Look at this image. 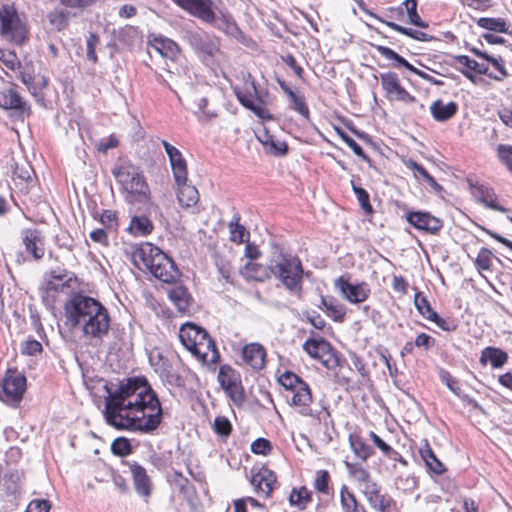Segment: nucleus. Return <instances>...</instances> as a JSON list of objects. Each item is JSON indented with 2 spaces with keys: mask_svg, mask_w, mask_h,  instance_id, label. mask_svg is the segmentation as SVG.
Wrapping results in <instances>:
<instances>
[{
  "mask_svg": "<svg viewBox=\"0 0 512 512\" xmlns=\"http://www.w3.org/2000/svg\"><path fill=\"white\" fill-rule=\"evenodd\" d=\"M420 454L431 471L436 474H442L445 471L443 463L435 456L427 441H425L423 447L420 448Z\"/></svg>",
  "mask_w": 512,
  "mask_h": 512,
  "instance_id": "nucleus-36",
  "label": "nucleus"
},
{
  "mask_svg": "<svg viewBox=\"0 0 512 512\" xmlns=\"http://www.w3.org/2000/svg\"><path fill=\"white\" fill-rule=\"evenodd\" d=\"M187 41L198 57L207 65L220 64L223 53L219 39L204 31L188 32Z\"/></svg>",
  "mask_w": 512,
  "mask_h": 512,
  "instance_id": "nucleus-8",
  "label": "nucleus"
},
{
  "mask_svg": "<svg viewBox=\"0 0 512 512\" xmlns=\"http://www.w3.org/2000/svg\"><path fill=\"white\" fill-rule=\"evenodd\" d=\"M169 74V81L164 79L161 75L157 76V80L160 83L167 85L170 89L175 88L174 91L176 93L178 90L186 94L192 92V78L191 75L189 74L188 69L182 68L181 71H178V73L169 70Z\"/></svg>",
  "mask_w": 512,
  "mask_h": 512,
  "instance_id": "nucleus-18",
  "label": "nucleus"
},
{
  "mask_svg": "<svg viewBox=\"0 0 512 512\" xmlns=\"http://www.w3.org/2000/svg\"><path fill=\"white\" fill-rule=\"evenodd\" d=\"M238 101L247 109L251 110L259 118L267 116L265 91L256 87L255 80L249 72L243 73V85L233 88Z\"/></svg>",
  "mask_w": 512,
  "mask_h": 512,
  "instance_id": "nucleus-7",
  "label": "nucleus"
},
{
  "mask_svg": "<svg viewBox=\"0 0 512 512\" xmlns=\"http://www.w3.org/2000/svg\"><path fill=\"white\" fill-rule=\"evenodd\" d=\"M321 304L326 314L336 322H343L346 314L345 307L335 298L321 297Z\"/></svg>",
  "mask_w": 512,
  "mask_h": 512,
  "instance_id": "nucleus-32",
  "label": "nucleus"
},
{
  "mask_svg": "<svg viewBox=\"0 0 512 512\" xmlns=\"http://www.w3.org/2000/svg\"><path fill=\"white\" fill-rule=\"evenodd\" d=\"M442 380L445 382L446 386L458 397L462 398L463 400L467 401L469 404L473 405L474 407H477L478 404L475 400L469 398L467 395L461 394V389L458 386V383L456 380H454L448 373L442 375Z\"/></svg>",
  "mask_w": 512,
  "mask_h": 512,
  "instance_id": "nucleus-52",
  "label": "nucleus"
},
{
  "mask_svg": "<svg viewBox=\"0 0 512 512\" xmlns=\"http://www.w3.org/2000/svg\"><path fill=\"white\" fill-rule=\"evenodd\" d=\"M269 270L291 294H301L304 270L297 256L275 248L269 259Z\"/></svg>",
  "mask_w": 512,
  "mask_h": 512,
  "instance_id": "nucleus-4",
  "label": "nucleus"
},
{
  "mask_svg": "<svg viewBox=\"0 0 512 512\" xmlns=\"http://www.w3.org/2000/svg\"><path fill=\"white\" fill-rule=\"evenodd\" d=\"M271 450V444L264 438H258L251 444V451L258 455H267Z\"/></svg>",
  "mask_w": 512,
  "mask_h": 512,
  "instance_id": "nucleus-62",
  "label": "nucleus"
},
{
  "mask_svg": "<svg viewBox=\"0 0 512 512\" xmlns=\"http://www.w3.org/2000/svg\"><path fill=\"white\" fill-rule=\"evenodd\" d=\"M243 274L248 279L264 281L269 278L271 273L269 270V265L265 267L263 265L250 262L245 265Z\"/></svg>",
  "mask_w": 512,
  "mask_h": 512,
  "instance_id": "nucleus-40",
  "label": "nucleus"
},
{
  "mask_svg": "<svg viewBox=\"0 0 512 512\" xmlns=\"http://www.w3.org/2000/svg\"><path fill=\"white\" fill-rule=\"evenodd\" d=\"M154 48L161 56L172 60L179 54L178 45L170 39H156Z\"/></svg>",
  "mask_w": 512,
  "mask_h": 512,
  "instance_id": "nucleus-42",
  "label": "nucleus"
},
{
  "mask_svg": "<svg viewBox=\"0 0 512 512\" xmlns=\"http://www.w3.org/2000/svg\"><path fill=\"white\" fill-rule=\"evenodd\" d=\"M346 466L348 468V471L350 475L362 485V488L364 489V486H366L368 483H373L370 479L369 472L363 468L361 465L358 464H351L346 462Z\"/></svg>",
  "mask_w": 512,
  "mask_h": 512,
  "instance_id": "nucleus-47",
  "label": "nucleus"
},
{
  "mask_svg": "<svg viewBox=\"0 0 512 512\" xmlns=\"http://www.w3.org/2000/svg\"><path fill=\"white\" fill-rule=\"evenodd\" d=\"M351 186L356 194L357 200L361 206V208L368 214L372 213L373 208L369 201V194L367 191L361 187L355 185L354 181H351Z\"/></svg>",
  "mask_w": 512,
  "mask_h": 512,
  "instance_id": "nucleus-51",
  "label": "nucleus"
},
{
  "mask_svg": "<svg viewBox=\"0 0 512 512\" xmlns=\"http://www.w3.org/2000/svg\"><path fill=\"white\" fill-rule=\"evenodd\" d=\"M164 252L151 243H142L139 246L133 247L131 252V259L134 265L140 270L149 271L152 263L155 264L154 259L158 258Z\"/></svg>",
  "mask_w": 512,
  "mask_h": 512,
  "instance_id": "nucleus-15",
  "label": "nucleus"
},
{
  "mask_svg": "<svg viewBox=\"0 0 512 512\" xmlns=\"http://www.w3.org/2000/svg\"><path fill=\"white\" fill-rule=\"evenodd\" d=\"M218 380L233 403L241 406L245 401V394L239 374L229 366H222L218 374Z\"/></svg>",
  "mask_w": 512,
  "mask_h": 512,
  "instance_id": "nucleus-10",
  "label": "nucleus"
},
{
  "mask_svg": "<svg viewBox=\"0 0 512 512\" xmlns=\"http://www.w3.org/2000/svg\"><path fill=\"white\" fill-rule=\"evenodd\" d=\"M0 107L3 109H13L20 113H29L30 106L23 100L14 87L0 89Z\"/></svg>",
  "mask_w": 512,
  "mask_h": 512,
  "instance_id": "nucleus-19",
  "label": "nucleus"
},
{
  "mask_svg": "<svg viewBox=\"0 0 512 512\" xmlns=\"http://www.w3.org/2000/svg\"><path fill=\"white\" fill-rule=\"evenodd\" d=\"M176 184L178 186L177 199L179 204L185 209L195 206L199 201V193L196 187L188 184L187 181Z\"/></svg>",
  "mask_w": 512,
  "mask_h": 512,
  "instance_id": "nucleus-28",
  "label": "nucleus"
},
{
  "mask_svg": "<svg viewBox=\"0 0 512 512\" xmlns=\"http://www.w3.org/2000/svg\"><path fill=\"white\" fill-rule=\"evenodd\" d=\"M492 262V253L486 248H482L476 258V266L480 270H489Z\"/></svg>",
  "mask_w": 512,
  "mask_h": 512,
  "instance_id": "nucleus-59",
  "label": "nucleus"
},
{
  "mask_svg": "<svg viewBox=\"0 0 512 512\" xmlns=\"http://www.w3.org/2000/svg\"><path fill=\"white\" fill-rule=\"evenodd\" d=\"M168 297L177 307L178 311L185 312L189 307L190 295L182 285L172 287L168 291Z\"/></svg>",
  "mask_w": 512,
  "mask_h": 512,
  "instance_id": "nucleus-33",
  "label": "nucleus"
},
{
  "mask_svg": "<svg viewBox=\"0 0 512 512\" xmlns=\"http://www.w3.org/2000/svg\"><path fill=\"white\" fill-rule=\"evenodd\" d=\"M112 452L118 456H126L131 452V445L126 438H117L111 445Z\"/></svg>",
  "mask_w": 512,
  "mask_h": 512,
  "instance_id": "nucleus-57",
  "label": "nucleus"
},
{
  "mask_svg": "<svg viewBox=\"0 0 512 512\" xmlns=\"http://www.w3.org/2000/svg\"><path fill=\"white\" fill-rule=\"evenodd\" d=\"M386 25L388 27H390L392 30L399 32L401 34H404L406 36H409L415 40L429 41L432 38L431 36H429L428 34L422 32V31L413 30L411 28H405V27H402L401 25H398L394 22H386Z\"/></svg>",
  "mask_w": 512,
  "mask_h": 512,
  "instance_id": "nucleus-48",
  "label": "nucleus"
},
{
  "mask_svg": "<svg viewBox=\"0 0 512 512\" xmlns=\"http://www.w3.org/2000/svg\"><path fill=\"white\" fill-rule=\"evenodd\" d=\"M190 352L202 363H216L219 359L215 343L208 334L206 335L205 340L200 341Z\"/></svg>",
  "mask_w": 512,
  "mask_h": 512,
  "instance_id": "nucleus-23",
  "label": "nucleus"
},
{
  "mask_svg": "<svg viewBox=\"0 0 512 512\" xmlns=\"http://www.w3.org/2000/svg\"><path fill=\"white\" fill-rule=\"evenodd\" d=\"M130 472L133 477L136 492L142 497H149L152 484L144 467L137 463L130 464Z\"/></svg>",
  "mask_w": 512,
  "mask_h": 512,
  "instance_id": "nucleus-22",
  "label": "nucleus"
},
{
  "mask_svg": "<svg viewBox=\"0 0 512 512\" xmlns=\"http://www.w3.org/2000/svg\"><path fill=\"white\" fill-rule=\"evenodd\" d=\"M107 392L104 415L109 425L151 432L161 423V404L145 378H128Z\"/></svg>",
  "mask_w": 512,
  "mask_h": 512,
  "instance_id": "nucleus-1",
  "label": "nucleus"
},
{
  "mask_svg": "<svg viewBox=\"0 0 512 512\" xmlns=\"http://www.w3.org/2000/svg\"><path fill=\"white\" fill-rule=\"evenodd\" d=\"M215 265L218 269L219 274L222 278L227 282L231 283L233 281L234 269L231 265L230 260L221 256L220 254L215 255Z\"/></svg>",
  "mask_w": 512,
  "mask_h": 512,
  "instance_id": "nucleus-45",
  "label": "nucleus"
},
{
  "mask_svg": "<svg viewBox=\"0 0 512 512\" xmlns=\"http://www.w3.org/2000/svg\"><path fill=\"white\" fill-rule=\"evenodd\" d=\"M0 63L11 71H16L21 67V61L17 54L10 49L0 48Z\"/></svg>",
  "mask_w": 512,
  "mask_h": 512,
  "instance_id": "nucleus-46",
  "label": "nucleus"
},
{
  "mask_svg": "<svg viewBox=\"0 0 512 512\" xmlns=\"http://www.w3.org/2000/svg\"><path fill=\"white\" fill-rule=\"evenodd\" d=\"M279 383L283 386L288 394L286 398L289 404L297 408L298 412L303 416H309L319 421H325L329 416V412L325 407L320 410H313L312 393L306 382L292 372H285L279 377Z\"/></svg>",
  "mask_w": 512,
  "mask_h": 512,
  "instance_id": "nucleus-5",
  "label": "nucleus"
},
{
  "mask_svg": "<svg viewBox=\"0 0 512 512\" xmlns=\"http://www.w3.org/2000/svg\"><path fill=\"white\" fill-rule=\"evenodd\" d=\"M340 503L343 512H366L346 485L340 489Z\"/></svg>",
  "mask_w": 512,
  "mask_h": 512,
  "instance_id": "nucleus-34",
  "label": "nucleus"
},
{
  "mask_svg": "<svg viewBox=\"0 0 512 512\" xmlns=\"http://www.w3.org/2000/svg\"><path fill=\"white\" fill-rule=\"evenodd\" d=\"M276 475L269 469L263 468L251 478V484L257 492L268 496L273 490Z\"/></svg>",
  "mask_w": 512,
  "mask_h": 512,
  "instance_id": "nucleus-27",
  "label": "nucleus"
},
{
  "mask_svg": "<svg viewBox=\"0 0 512 512\" xmlns=\"http://www.w3.org/2000/svg\"><path fill=\"white\" fill-rule=\"evenodd\" d=\"M338 134L342 138V140L353 150V152L362 158H366L364 150L362 147L351 137H349L346 133L338 131Z\"/></svg>",
  "mask_w": 512,
  "mask_h": 512,
  "instance_id": "nucleus-63",
  "label": "nucleus"
},
{
  "mask_svg": "<svg viewBox=\"0 0 512 512\" xmlns=\"http://www.w3.org/2000/svg\"><path fill=\"white\" fill-rule=\"evenodd\" d=\"M500 160L507 166L512 173V146L500 144L497 148Z\"/></svg>",
  "mask_w": 512,
  "mask_h": 512,
  "instance_id": "nucleus-60",
  "label": "nucleus"
},
{
  "mask_svg": "<svg viewBox=\"0 0 512 512\" xmlns=\"http://www.w3.org/2000/svg\"><path fill=\"white\" fill-rule=\"evenodd\" d=\"M50 505L49 502L46 500H32L28 507L26 512H49Z\"/></svg>",
  "mask_w": 512,
  "mask_h": 512,
  "instance_id": "nucleus-64",
  "label": "nucleus"
},
{
  "mask_svg": "<svg viewBox=\"0 0 512 512\" xmlns=\"http://www.w3.org/2000/svg\"><path fill=\"white\" fill-rule=\"evenodd\" d=\"M178 7L201 21L213 24L216 20L212 0H172Z\"/></svg>",
  "mask_w": 512,
  "mask_h": 512,
  "instance_id": "nucleus-12",
  "label": "nucleus"
},
{
  "mask_svg": "<svg viewBox=\"0 0 512 512\" xmlns=\"http://www.w3.org/2000/svg\"><path fill=\"white\" fill-rule=\"evenodd\" d=\"M0 37L6 42L22 46L29 39V27L12 5L0 7Z\"/></svg>",
  "mask_w": 512,
  "mask_h": 512,
  "instance_id": "nucleus-6",
  "label": "nucleus"
},
{
  "mask_svg": "<svg viewBox=\"0 0 512 512\" xmlns=\"http://www.w3.org/2000/svg\"><path fill=\"white\" fill-rule=\"evenodd\" d=\"M173 176L176 183L188 181L187 164L181 152L174 154L169 158Z\"/></svg>",
  "mask_w": 512,
  "mask_h": 512,
  "instance_id": "nucleus-35",
  "label": "nucleus"
},
{
  "mask_svg": "<svg viewBox=\"0 0 512 512\" xmlns=\"http://www.w3.org/2000/svg\"><path fill=\"white\" fill-rule=\"evenodd\" d=\"M111 173L120 186V192L127 203L145 204L150 201V188L139 167L129 162H123L116 164Z\"/></svg>",
  "mask_w": 512,
  "mask_h": 512,
  "instance_id": "nucleus-3",
  "label": "nucleus"
},
{
  "mask_svg": "<svg viewBox=\"0 0 512 512\" xmlns=\"http://www.w3.org/2000/svg\"><path fill=\"white\" fill-rule=\"evenodd\" d=\"M155 264L152 263V267L149 272L154 275L157 279L170 283L174 281L178 276V270L174 265V262L165 254L159 255L158 258L154 259Z\"/></svg>",
  "mask_w": 512,
  "mask_h": 512,
  "instance_id": "nucleus-16",
  "label": "nucleus"
},
{
  "mask_svg": "<svg viewBox=\"0 0 512 512\" xmlns=\"http://www.w3.org/2000/svg\"><path fill=\"white\" fill-rule=\"evenodd\" d=\"M149 362L151 366L154 367L155 371L159 374L164 373L168 370L169 363L167 359L163 357L161 352L157 349H154L149 354Z\"/></svg>",
  "mask_w": 512,
  "mask_h": 512,
  "instance_id": "nucleus-49",
  "label": "nucleus"
},
{
  "mask_svg": "<svg viewBox=\"0 0 512 512\" xmlns=\"http://www.w3.org/2000/svg\"><path fill=\"white\" fill-rule=\"evenodd\" d=\"M21 352L26 355L35 356L42 352V344L37 340H27L21 344Z\"/></svg>",
  "mask_w": 512,
  "mask_h": 512,
  "instance_id": "nucleus-61",
  "label": "nucleus"
},
{
  "mask_svg": "<svg viewBox=\"0 0 512 512\" xmlns=\"http://www.w3.org/2000/svg\"><path fill=\"white\" fill-rule=\"evenodd\" d=\"M378 51L386 59L395 61V64H394L395 66L405 67L406 69L413 72L414 74H415V71H417V68H415L413 65H411L405 58L400 56L394 50H392L388 47L379 46Z\"/></svg>",
  "mask_w": 512,
  "mask_h": 512,
  "instance_id": "nucleus-44",
  "label": "nucleus"
},
{
  "mask_svg": "<svg viewBox=\"0 0 512 512\" xmlns=\"http://www.w3.org/2000/svg\"><path fill=\"white\" fill-rule=\"evenodd\" d=\"M349 443L355 456L363 461L367 460L373 453L372 448L359 436L350 435Z\"/></svg>",
  "mask_w": 512,
  "mask_h": 512,
  "instance_id": "nucleus-41",
  "label": "nucleus"
},
{
  "mask_svg": "<svg viewBox=\"0 0 512 512\" xmlns=\"http://www.w3.org/2000/svg\"><path fill=\"white\" fill-rule=\"evenodd\" d=\"M407 221L416 229L424 230L432 234L437 233L443 226L442 221L427 212H410Z\"/></svg>",
  "mask_w": 512,
  "mask_h": 512,
  "instance_id": "nucleus-17",
  "label": "nucleus"
},
{
  "mask_svg": "<svg viewBox=\"0 0 512 512\" xmlns=\"http://www.w3.org/2000/svg\"><path fill=\"white\" fill-rule=\"evenodd\" d=\"M477 25L483 29L506 33L507 32V24L506 21L502 18H488L482 17L477 20Z\"/></svg>",
  "mask_w": 512,
  "mask_h": 512,
  "instance_id": "nucleus-43",
  "label": "nucleus"
},
{
  "mask_svg": "<svg viewBox=\"0 0 512 512\" xmlns=\"http://www.w3.org/2000/svg\"><path fill=\"white\" fill-rule=\"evenodd\" d=\"M404 164L408 169L414 172V176L416 178L422 177L424 180H426L434 191L439 192L442 190V187L435 181V179L426 171L423 166L411 159L406 160Z\"/></svg>",
  "mask_w": 512,
  "mask_h": 512,
  "instance_id": "nucleus-37",
  "label": "nucleus"
},
{
  "mask_svg": "<svg viewBox=\"0 0 512 512\" xmlns=\"http://www.w3.org/2000/svg\"><path fill=\"white\" fill-rule=\"evenodd\" d=\"M459 64L465 66L466 68L475 71L479 74H487L488 73V65L485 63H479L474 59H471L468 56L461 55L457 58Z\"/></svg>",
  "mask_w": 512,
  "mask_h": 512,
  "instance_id": "nucleus-50",
  "label": "nucleus"
},
{
  "mask_svg": "<svg viewBox=\"0 0 512 512\" xmlns=\"http://www.w3.org/2000/svg\"><path fill=\"white\" fill-rule=\"evenodd\" d=\"M334 285L339 290L341 297L352 304L366 301L371 294V289L366 282L352 284L343 276L338 277Z\"/></svg>",
  "mask_w": 512,
  "mask_h": 512,
  "instance_id": "nucleus-11",
  "label": "nucleus"
},
{
  "mask_svg": "<svg viewBox=\"0 0 512 512\" xmlns=\"http://www.w3.org/2000/svg\"><path fill=\"white\" fill-rule=\"evenodd\" d=\"M329 481L330 476L326 470L317 471L314 484L315 489L321 493L328 494Z\"/></svg>",
  "mask_w": 512,
  "mask_h": 512,
  "instance_id": "nucleus-58",
  "label": "nucleus"
},
{
  "mask_svg": "<svg viewBox=\"0 0 512 512\" xmlns=\"http://www.w3.org/2000/svg\"><path fill=\"white\" fill-rule=\"evenodd\" d=\"M430 111L436 121L444 122L456 114L458 106L455 102L444 103L441 100H437L432 103Z\"/></svg>",
  "mask_w": 512,
  "mask_h": 512,
  "instance_id": "nucleus-30",
  "label": "nucleus"
},
{
  "mask_svg": "<svg viewBox=\"0 0 512 512\" xmlns=\"http://www.w3.org/2000/svg\"><path fill=\"white\" fill-rule=\"evenodd\" d=\"M311 501V492L306 487H301L298 490H293L290 495V502L294 505H305Z\"/></svg>",
  "mask_w": 512,
  "mask_h": 512,
  "instance_id": "nucleus-55",
  "label": "nucleus"
},
{
  "mask_svg": "<svg viewBox=\"0 0 512 512\" xmlns=\"http://www.w3.org/2000/svg\"><path fill=\"white\" fill-rule=\"evenodd\" d=\"M508 361V354L496 347H486L482 350L480 363L486 365L491 363L493 368H502Z\"/></svg>",
  "mask_w": 512,
  "mask_h": 512,
  "instance_id": "nucleus-29",
  "label": "nucleus"
},
{
  "mask_svg": "<svg viewBox=\"0 0 512 512\" xmlns=\"http://www.w3.org/2000/svg\"><path fill=\"white\" fill-rule=\"evenodd\" d=\"M66 323L82 332L90 341H101L108 335L111 318L108 309L97 299L83 294L73 295L65 304Z\"/></svg>",
  "mask_w": 512,
  "mask_h": 512,
  "instance_id": "nucleus-2",
  "label": "nucleus"
},
{
  "mask_svg": "<svg viewBox=\"0 0 512 512\" xmlns=\"http://www.w3.org/2000/svg\"><path fill=\"white\" fill-rule=\"evenodd\" d=\"M229 229H230L231 241L238 243V244L246 241V236L248 235V233L246 232V229L244 226L238 224L237 222L236 223L231 222L229 224Z\"/></svg>",
  "mask_w": 512,
  "mask_h": 512,
  "instance_id": "nucleus-56",
  "label": "nucleus"
},
{
  "mask_svg": "<svg viewBox=\"0 0 512 512\" xmlns=\"http://www.w3.org/2000/svg\"><path fill=\"white\" fill-rule=\"evenodd\" d=\"M381 85L385 91L386 98L389 101H399L405 104L415 102V97L400 84L399 78L395 73L389 72L381 74Z\"/></svg>",
  "mask_w": 512,
  "mask_h": 512,
  "instance_id": "nucleus-13",
  "label": "nucleus"
},
{
  "mask_svg": "<svg viewBox=\"0 0 512 512\" xmlns=\"http://www.w3.org/2000/svg\"><path fill=\"white\" fill-rule=\"evenodd\" d=\"M207 334L203 328L192 323H185L179 330V339L183 346L191 351L200 341L205 340Z\"/></svg>",
  "mask_w": 512,
  "mask_h": 512,
  "instance_id": "nucleus-20",
  "label": "nucleus"
},
{
  "mask_svg": "<svg viewBox=\"0 0 512 512\" xmlns=\"http://www.w3.org/2000/svg\"><path fill=\"white\" fill-rule=\"evenodd\" d=\"M258 140L266 148L267 152L275 156H283L287 152V145L285 142L275 139L268 132H264L257 136Z\"/></svg>",
  "mask_w": 512,
  "mask_h": 512,
  "instance_id": "nucleus-31",
  "label": "nucleus"
},
{
  "mask_svg": "<svg viewBox=\"0 0 512 512\" xmlns=\"http://www.w3.org/2000/svg\"><path fill=\"white\" fill-rule=\"evenodd\" d=\"M129 230L136 236H146L152 232L153 224L145 216H134L131 219Z\"/></svg>",
  "mask_w": 512,
  "mask_h": 512,
  "instance_id": "nucleus-38",
  "label": "nucleus"
},
{
  "mask_svg": "<svg viewBox=\"0 0 512 512\" xmlns=\"http://www.w3.org/2000/svg\"><path fill=\"white\" fill-rule=\"evenodd\" d=\"M266 351L259 343H250L242 349V359L255 370H260L265 365Z\"/></svg>",
  "mask_w": 512,
  "mask_h": 512,
  "instance_id": "nucleus-21",
  "label": "nucleus"
},
{
  "mask_svg": "<svg viewBox=\"0 0 512 512\" xmlns=\"http://www.w3.org/2000/svg\"><path fill=\"white\" fill-rule=\"evenodd\" d=\"M370 439L373 441L375 446H377L381 452L388 458L394 461H399L403 465H406V460L395 451L390 445L384 442L375 432L371 431L369 433Z\"/></svg>",
  "mask_w": 512,
  "mask_h": 512,
  "instance_id": "nucleus-39",
  "label": "nucleus"
},
{
  "mask_svg": "<svg viewBox=\"0 0 512 512\" xmlns=\"http://www.w3.org/2000/svg\"><path fill=\"white\" fill-rule=\"evenodd\" d=\"M363 493L372 508L380 512H387L389 510L391 500L389 497L380 494V488L375 482L368 483L364 486Z\"/></svg>",
  "mask_w": 512,
  "mask_h": 512,
  "instance_id": "nucleus-25",
  "label": "nucleus"
},
{
  "mask_svg": "<svg viewBox=\"0 0 512 512\" xmlns=\"http://www.w3.org/2000/svg\"><path fill=\"white\" fill-rule=\"evenodd\" d=\"M213 430L221 437H228L232 431V425L226 417L218 416L213 422Z\"/></svg>",
  "mask_w": 512,
  "mask_h": 512,
  "instance_id": "nucleus-53",
  "label": "nucleus"
},
{
  "mask_svg": "<svg viewBox=\"0 0 512 512\" xmlns=\"http://www.w3.org/2000/svg\"><path fill=\"white\" fill-rule=\"evenodd\" d=\"M303 349L309 356L318 360L325 367H330L335 362L332 346L321 337L308 339L303 344Z\"/></svg>",
  "mask_w": 512,
  "mask_h": 512,
  "instance_id": "nucleus-14",
  "label": "nucleus"
},
{
  "mask_svg": "<svg viewBox=\"0 0 512 512\" xmlns=\"http://www.w3.org/2000/svg\"><path fill=\"white\" fill-rule=\"evenodd\" d=\"M290 94H291L290 101L293 104V109L295 111H297L305 119H309L310 112H309V108L305 102V97L303 95H298L296 93H290Z\"/></svg>",
  "mask_w": 512,
  "mask_h": 512,
  "instance_id": "nucleus-54",
  "label": "nucleus"
},
{
  "mask_svg": "<svg viewBox=\"0 0 512 512\" xmlns=\"http://www.w3.org/2000/svg\"><path fill=\"white\" fill-rule=\"evenodd\" d=\"M414 304L418 312L427 320L434 322L438 327L443 330H449L446 326V321L438 316L432 309L427 298L421 293L417 292L414 297Z\"/></svg>",
  "mask_w": 512,
  "mask_h": 512,
  "instance_id": "nucleus-26",
  "label": "nucleus"
},
{
  "mask_svg": "<svg viewBox=\"0 0 512 512\" xmlns=\"http://www.w3.org/2000/svg\"><path fill=\"white\" fill-rule=\"evenodd\" d=\"M23 244L28 253L35 260L41 259L45 254L44 240L37 230H26L23 233Z\"/></svg>",
  "mask_w": 512,
  "mask_h": 512,
  "instance_id": "nucleus-24",
  "label": "nucleus"
},
{
  "mask_svg": "<svg viewBox=\"0 0 512 512\" xmlns=\"http://www.w3.org/2000/svg\"><path fill=\"white\" fill-rule=\"evenodd\" d=\"M26 389V377L16 370H8L0 386V397L3 401L18 403Z\"/></svg>",
  "mask_w": 512,
  "mask_h": 512,
  "instance_id": "nucleus-9",
  "label": "nucleus"
}]
</instances>
